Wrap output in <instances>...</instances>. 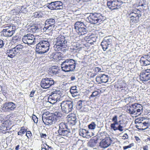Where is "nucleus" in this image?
I'll list each match as a JSON object with an SVG mask.
<instances>
[{"label": "nucleus", "instance_id": "c756f323", "mask_svg": "<svg viewBox=\"0 0 150 150\" xmlns=\"http://www.w3.org/2000/svg\"><path fill=\"white\" fill-rule=\"evenodd\" d=\"M52 57L55 60H60L62 58V54L60 52H56L53 55Z\"/></svg>", "mask_w": 150, "mask_h": 150}, {"label": "nucleus", "instance_id": "c85d7f7f", "mask_svg": "<svg viewBox=\"0 0 150 150\" xmlns=\"http://www.w3.org/2000/svg\"><path fill=\"white\" fill-rule=\"evenodd\" d=\"M70 92L73 97H75L79 95L76 86L71 87L70 89Z\"/></svg>", "mask_w": 150, "mask_h": 150}, {"label": "nucleus", "instance_id": "2f4dec72", "mask_svg": "<svg viewBox=\"0 0 150 150\" xmlns=\"http://www.w3.org/2000/svg\"><path fill=\"white\" fill-rule=\"evenodd\" d=\"M11 31H9L6 28H4L2 31L3 35L6 37H11L13 34H12Z\"/></svg>", "mask_w": 150, "mask_h": 150}, {"label": "nucleus", "instance_id": "49530a36", "mask_svg": "<svg viewBox=\"0 0 150 150\" xmlns=\"http://www.w3.org/2000/svg\"><path fill=\"white\" fill-rule=\"evenodd\" d=\"M143 117H139L137 118L135 121V123L136 124L137 123H139L142 122V121H143Z\"/></svg>", "mask_w": 150, "mask_h": 150}, {"label": "nucleus", "instance_id": "f3484780", "mask_svg": "<svg viewBox=\"0 0 150 150\" xmlns=\"http://www.w3.org/2000/svg\"><path fill=\"white\" fill-rule=\"evenodd\" d=\"M34 36L31 34H27L23 37L22 40L25 44L28 45L32 44L34 41Z\"/></svg>", "mask_w": 150, "mask_h": 150}, {"label": "nucleus", "instance_id": "f03ea898", "mask_svg": "<svg viewBox=\"0 0 150 150\" xmlns=\"http://www.w3.org/2000/svg\"><path fill=\"white\" fill-rule=\"evenodd\" d=\"M75 61L71 59H68L62 63L61 67L62 70L65 72L73 71L76 67Z\"/></svg>", "mask_w": 150, "mask_h": 150}, {"label": "nucleus", "instance_id": "5fc2aeb1", "mask_svg": "<svg viewBox=\"0 0 150 150\" xmlns=\"http://www.w3.org/2000/svg\"><path fill=\"white\" fill-rule=\"evenodd\" d=\"M82 111H83L86 112L88 110V109L87 107V106L86 105H84L82 108L81 110Z\"/></svg>", "mask_w": 150, "mask_h": 150}, {"label": "nucleus", "instance_id": "bf43d9fd", "mask_svg": "<svg viewBox=\"0 0 150 150\" xmlns=\"http://www.w3.org/2000/svg\"><path fill=\"white\" fill-rule=\"evenodd\" d=\"M40 136L41 138H43L44 139H45L47 137V135L46 134L41 133H40Z\"/></svg>", "mask_w": 150, "mask_h": 150}, {"label": "nucleus", "instance_id": "603ef678", "mask_svg": "<svg viewBox=\"0 0 150 150\" xmlns=\"http://www.w3.org/2000/svg\"><path fill=\"white\" fill-rule=\"evenodd\" d=\"M32 118L33 120L35 123H37L38 122V119L36 115H33L32 116Z\"/></svg>", "mask_w": 150, "mask_h": 150}, {"label": "nucleus", "instance_id": "ea45409f", "mask_svg": "<svg viewBox=\"0 0 150 150\" xmlns=\"http://www.w3.org/2000/svg\"><path fill=\"white\" fill-rule=\"evenodd\" d=\"M136 127L139 130H144L145 128H143V122L139 123H137L135 125Z\"/></svg>", "mask_w": 150, "mask_h": 150}, {"label": "nucleus", "instance_id": "58836bf2", "mask_svg": "<svg viewBox=\"0 0 150 150\" xmlns=\"http://www.w3.org/2000/svg\"><path fill=\"white\" fill-rule=\"evenodd\" d=\"M27 131V129H25L24 127H21L20 131L18 132V134L19 135L22 136Z\"/></svg>", "mask_w": 150, "mask_h": 150}, {"label": "nucleus", "instance_id": "aec40b11", "mask_svg": "<svg viewBox=\"0 0 150 150\" xmlns=\"http://www.w3.org/2000/svg\"><path fill=\"white\" fill-rule=\"evenodd\" d=\"M112 142L110 137H106L101 140L100 143V145L102 147L106 148L111 145Z\"/></svg>", "mask_w": 150, "mask_h": 150}, {"label": "nucleus", "instance_id": "f704fd0d", "mask_svg": "<svg viewBox=\"0 0 150 150\" xmlns=\"http://www.w3.org/2000/svg\"><path fill=\"white\" fill-rule=\"evenodd\" d=\"M80 36L84 35L87 33L86 28H82L76 30Z\"/></svg>", "mask_w": 150, "mask_h": 150}, {"label": "nucleus", "instance_id": "9b49d317", "mask_svg": "<svg viewBox=\"0 0 150 150\" xmlns=\"http://www.w3.org/2000/svg\"><path fill=\"white\" fill-rule=\"evenodd\" d=\"M61 106L63 112L68 113L71 112L73 108V102L70 101H63L61 103Z\"/></svg>", "mask_w": 150, "mask_h": 150}, {"label": "nucleus", "instance_id": "4468645a", "mask_svg": "<svg viewBox=\"0 0 150 150\" xmlns=\"http://www.w3.org/2000/svg\"><path fill=\"white\" fill-rule=\"evenodd\" d=\"M139 77L140 79L143 82L150 80V69L142 70L140 73Z\"/></svg>", "mask_w": 150, "mask_h": 150}, {"label": "nucleus", "instance_id": "864d4df0", "mask_svg": "<svg viewBox=\"0 0 150 150\" xmlns=\"http://www.w3.org/2000/svg\"><path fill=\"white\" fill-rule=\"evenodd\" d=\"M26 136L28 138H29L32 136V134L31 132L30 131H28L26 132Z\"/></svg>", "mask_w": 150, "mask_h": 150}, {"label": "nucleus", "instance_id": "7ed1b4c3", "mask_svg": "<svg viewBox=\"0 0 150 150\" xmlns=\"http://www.w3.org/2000/svg\"><path fill=\"white\" fill-rule=\"evenodd\" d=\"M49 47L50 43L48 41H41L36 45V51L38 54H44L49 50Z\"/></svg>", "mask_w": 150, "mask_h": 150}, {"label": "nucleus", "instance_id": "6e6d98bb", "mask_svg": "<svg viewBox=\"0 0 150 150\" xmlns=\"http://www.w3.org/2000/svg\"><path fill=\"white\" fill-rule=\"evenodd\" d=\"M1 131H2V132H3V131H5V132H4V133H5L6 132V131L8 129L7 128V127H4V126H1Z\"/></svg>", "mask_w": 150, "mask_h": 150}, {"label": "nucleus", "instance_id": "a211bd4d", "mask_svg": "<svg viewBox=\"0 0 150 150\" xmlns=\"http://www.w3.org/2000/svg\"><path fill=\"white\" fill-rule=\"evenodd\" d=\"M48 8L51 10H58L63 8L62 3L60 1L52 2L48 6Z\"/></svg>", "mask_w": 150, "mask_h": 150}, {"label": "nucleus", "instance_id": "6e6552de", "mask_svg": "<svg viewBox=\"0 0 150 150\" xmlns=\"http://www.w3.org/2000/svg\"><path fill=\"white\" fill-rule=\"evenodd\" d=\"M114 87L116 91L125 93H127L129 90L128 85L123 81H120L115 83Z\"/></svg>", "mask_w": 150, "mask_h": 150}, {"label": "nucleus", "instance_id": "39448f33", "mask_svg": "<svg viewBox=\"0 0 150 150\" xmlns=\"http://www.w3.org/2000/svg\"><path fill=\"white\" fill-rule=\"evenodd\" d=\"M143 109V107L142 105L135 103L129 107L127 110V112L130 114H134L137 116L141 114Z\"/></svg>", "mask_w": 150, "mask_h": 150}, {"label": "nucleus", "instance_id": "09e8293b", "mask_svg": "<svg viewBox=\"0 0 150 150\" xmlns=\"http://www.w3.org/2000/svg\"><path fill=\"white\" fill-rule=\"evenodd\" d=\"M101 69L99 67H97L95 68L94 69V71L95 72V73H96L97 74L98 72L102 71H101Z\"/></svg>", "mask_w": 150, "mask_h": 150}, {"label": "nucleus", "instance_id": "bb28decb", "mask_svg": "<svg viewBox=\"0 0 150 150\" xmlns=\"http://www.w3.org/2000/svg\"><path fill=\"white\" fill-rule=\"evenodd\" d=\"M74 28L76 30L82 28H85L86 25L84 24L80 21L76 22L74 25Z\"/></svg>", "mask_w": 150, "mask_h": 150}, {"label": "nucleus", "instance_id": "c9c22d12", "mask_svg": "<svg viewBox=\"0 0 150 150\" xmlns=\"http://www.w3.org/2000/svg\"><path fill=\"white\" fill-rule=\"evenodd\" d=\"M140 62L142 65L143 66H146L150 64L149 62H148V61L147 59L143 57H141Z\"/></svg>", "mask_w": 150, "mask_h": 150}, {"label": "nucleus", "instance_id": "dca6fc26", "mask_svg": "<svg viewBox=\"0 0 150 150\" xmlns=\"http://www.w3.org/2000/svg\"><path fill=\"white\" fill-rule=\"evenodd\" d=\"M8 117L9 116L8 115ZM9 120L4 121L1 126L7 127L8 129L10 128L13 123H14L15 121V115L13 114L10 115Z\"/></svg>", "mask_w": 150, "mask_h": 150}, {"label": "nucleus", "instance_id": "473e14b6", "mask_svg": "<svg viewBox=\"0 0 150 150\" xmlns=\"http://www.w3.org/2000/svg\"><path fill=\"white\" fill-rule=\"evenodd\" d=\"M59 129L58 131V133L64 130H67V126L66 123L64 122H61L59 125Z\"/></svg>", "mask_w": 150, "mask_h": 150}, {"label": "nucleus", "instance_id": "2eb2a0df", "mask_svg": "<svg viewBox=\"0 0 150 150\" xmlns=\"http://www.w3.org/2000/svg\"><path fill=\"white\" fill-rule=\"evenodd\" d=\"M59 93V91H57L52 92L51 94L48 97V100L52 101L53 103L59 101L61 98V96Z\"/></svg>", "mask_w": 150, "mask_h": 150}, {"label": "nucleus", "instance_id": "e433bc0d", "mask_svg": "<svg viewBox=\"0 0 150 150\" xmlns=\"http://www.w3.org/2000/svg\"><path fill=\"white\" fill-rule=\"evenodd\" d=\"M23 48V46L20 44L17 45L15 47L13 48V49H15V51L17 54L18 53H19Z\"/></svg>", "mask_w": 150, "mask_h": 150}, {"label": "nucleus", "instance_id": "9d476101", "mask_svg": "<svg viewBox=\"0 0 150 150\" xmlns=\"http://www.w3.org/2000/svg\"><path fill=\"white\" fill-rule=\"evenodd\" d=\"M56 44L54 45L57 50H59L64 47L67 43L65 37L63 35H60L56 38Z\"/></svg>", "mask_w": 150, "mask_h": 150}, {"label": "nucleus", "instance_id": "4be33fe9", "mask_svg": "<svg viewBox=\"0 0 150 150\" xmlns=\"http://www.w3.org/2000/svg\"><path fill=\"white\" fill-rule=\"evenodd\" d=\"M81 47H79V44L77 42H72L70 46V50L74 53L79 52L81 49Z\"/></svg>", "mask_w": 150, "mask_h": 150}, {"label": "nucleus", "instance_id": "8fccbe9b", "mask_svg": "<svg viewBox=\"0 0 150 150\" xmlns=\"http://www.w3.org/2000/svg\"><path fill=\"white\" fill-rule=\"evenodd\" d=\"M143 128H145V129H147L149 127V123L148 122H143Z\"/></svg>", "mask_w": 150, "mask_h": 150}, {"label": "nucleus", "instance_id": "ddd939ff", "mask_svg": "<svg viewBox=\"0 0 150 150\" xmlns=\"http://www.w3.org/2000/svg\"><path fill=\"white\" fill-rule=\"evenodd\" d=\"M54 80L52 78H46L42 79L40 86L43 88L47 89L50 88L54 83Z\"/></svg>", "mask_w": 150, "mask_h": 150}, {"label": "nucleus", "instance_id": "7c9ffc66", "mask_svg": "<svg viewBox=\"0 0 150 150\" xmlns=\"http://www.w3.org/2000/svg\"><path fill=\"white\" fill-rule=\"evenodd\" d=\"M59 135L66 137H68L70 136L71 132L69 130L68 128L67 130H64L58 133Z\"/></svg>", "mask_w": 150, "mask_h": 150}, {"label": "nucleus", "instance_id": "a878e982", "mask_svg": "<svg viewBox=\"0 0 150 150\" xmlns=\"http://www.w3.org/2000/svg\"><path fill=\"white\" fill-rule=\"evenodd\" d=\"M4 28H6L9 31H11L10 32L13 34L16 30V26L13 24H8L7 26H5Z\"/></svg>", "mask_w": 150, "mask_h": 150}, {"label": "nucleus", "instance_id": "0eeeda50", "mask_svg": "<svg viewBox=\"0 0 150 150\" xmlns=\"http://www.w3.org/2000/svg\"><path fill=\"white\" fill-rule=\"evenodd\" d=\"M117 119L118 117L117 115L113 117L112 120L113 122L110 125L111 128L114 131L118 130L120 132H122L123 129V127L121 125L122 124L121 122L122 121L121 120L118 121Z\"/></svg>", "mask_w": 150, "mask_h": 150}, {"label": "nucleus", "instance_id": "72a5a7b5", "mask_svg": "<svg viewBox=\"0 0 150 150\" xmlns=\"http://www.w3.org/2000/svg\"><path fill=\"white\" fill-rule=\"evenodd\" d=\"M100 94L99 93L98 91H94L90 96L89 98L90 99L92 98L95 99L99 97Z\"/></svg>", "mask_w": 150, "mask_h": 150}, {"label": "nucleus", "instance_id": "774afa93", "mask_svg": "<svg viewBox=\"0 0 150 150\" xmlns=\"http://www.w3.org/2000/svg\"><path fill=\"white\" fill-rule=\"evenodd\" d=\"M148 141H150V137H149L147 138V139L145 140V142H148Z\"/></svg>", "mask_w": 150, "mask_h": 150}, {"label": "nucleus", "instance_id": "13d9d810", "mask_svg": "<svg viewBox=\"0 0 150 150\" xmlns=\"http://www.w3.org/2000/svg\"><path fill=\"white\" fill-rule=\"evenodd\" d=\"M122 139H126L128 138V136L127 133H125L122 137Z\"/></svg>", "mask_w": 150, "mask_h": 150}, {"label": "nucleus", "instance_id": "1a4fd4ad", "mask_svg": "<svg viewBox=\"0 0 150 150\" xmlns=\"http://www.w3.org/2000/svg\"><path fill=\"white\" fill-rule=\"evenodd\" d=\"M55 26V20L54 19H47L45 21V27L43 28V30L51 33Z\"/></svg>", "mask_w": 150, "mask_h": 150}, {"label": "nucleus", "instance_id": "de8ad7c7", "mask_svg": "<svg viewBox=\"0 0 150 150\" xmlns=\"http://www.w3.org/2000/svg\"><path fill=\"white\" fill-rule=\"evenodd\" d=\"M89 129H94L95 128V124L94 122H92L88 126Z\"/></svg>", "mask_w": 150, "mask_h": 150}, {"label": "nucleus", "instance_id": "37998d69", "mask_svg": "<svg viewBox=\"0 0 150 150\" xmlns=\"http://www.w3.org/2000/svg\"><path fill=\"white\" fill-rule=\"evenodd\" d=\"M96 75H97L96 73H93L91 71H88L87 74L88 77L90 78L94 77Z\"/></svg>", "mask_w": 150, "mask_h": 150}, {"label": "nucleus", "instance_id": "cd10ccee", "mask_svg": "<svg viewBox=\"0 0 150 150\" xmlns=\"http://www.w3.org/2000/svg\"><path fill=\"white\" fill-rule=\"evenodd\" d=\"M15 50L13 48L8 50L6 53L8 56L11 58L14 57L16 55Z\"/></svg>", "mask_w": 150, "mask_h": 150}, {"label": "nucleus", "instance_id": "a18cd8bd", "mask_svg": "<svg viewBox=\"0 0 150 150\" xmlns=\"http://www.w3.org/2000/svg\"><path fill=\"white\" fill-rule=\"evenodd\" d=\"M78 108L79 109L81 110V109H82V107H83L84 105L83 104V103L81 100L79 101L78 102Z\"/></svg>", "mask_w": 150, "mask_h": 150}, {"label": "nucleus", "instance_id": "e2e57ef3", "mask_svg": "<svg viewBox=\"0 0 150 150\" xmlns=\"http://www.w3.org/2000/svg\"><path fill=\"white\" fill-rule=\"evenodd\" d=\"M4 43L3 41L0 39V48H1L4 45Z\"/></svg>", "mask_w": 150, "mask_h": 150}, {"label": "nucleus", "instance_id": "0e129e2a", "mask_svg": "<svg viewBox=\"0 0 150 150\" xmlns=\"http://www.w3.org/2000/svg\"><path fill=\"white\" fill-rule=\"evenodd\" d=\"M148 146L147 145L144 146L143 147V150H148Z\"/></svg>", "mask_w": 150, "mask_h": 150}, {"label": "nucleus", "instance_id": "f8f14e48", "mask_svg": "<svg viewBox=\"0 0 150 150\" xmlns=\"http://www.w3.org/2000/svg\"><path fill=\"white\" fill-rule=\"evenodd\" d=\"M122 4L121 0H108L107 2L108 7L112 10L120 8Z\"/></svg>", "mask_w": 150, "mask_h": 150}, {"label": "nucleus", "instance_id": "412c9836", "mask_svg": "<svg viewBox=\"0 0 150 150\" xmlns=\"http://www.w3.org/2000/svg\"><path fill=\"white\" fill-rule=\"evenodd\" d=\"M96 81L98 83L101 84L102 83H106L108 79V76L105 74H102L97 76L96 79Z\"/></svg>", "mask_w": 150, "mask_h": 150}, {"label": "nucleus", "instance_id": "f257e3e1", "mask_svg": "<svg viewBox=\"0 0 150 150\" xmlns=\"http://www.w3.org/2000/svg\"><path fill=\"white\" fill-rule=\"evenodd\" d=\"M127 15L130 18L129 23L130 25H134L138 23L142 15L140 11L138 9H135L127 13Z\"/></svg>", "mask_w": 150, "mask_h": 150}, {"label": "nucleus", "instance_id": "a19ab883", "mask_svg": "<svg viewBox=\"0 0 150 150\" xmlns=\"http://www.w3.org/2000/svg\"><path fill=\"white\" fill-rule=\"evenodd\" d=\"M42 13L41 12H35L33 14L32 17L33 18H40L42 17Z\"/></svg>", "mask_w": 150, "mask_h": 150}, {"label": "nucleus", "instance_id": "052dcab7", "mask_svg": "<svg viewBox=\"0 0 150 150\" xmlns=\"http://www.w3.org/2000/svg\"><path fill=\"white\" fill-rule=\"evenodd\" d=\"M134 138H135V140L138 143H140L141 141L140 139L139 138V137L135 136L134 137Z\"/></svg>", "mask_w": 150, "mask_h": 150}, {"label": "nucleus", "instance_id": "3c124183", "mask_svg": "<svg viewBox=\"0 0 150 150\" xmlns=\"http://www.w3.org/2000/svg\"><path fill=\"white\" fill-rule=\"evenodd\" d=\"M134 146V144L131 143L128 146H125L123 147V149L124 150L128 148H131L132 147Z\"/></svg>", "mask_w": 150, "mask_h": 150}, {"label": "nucleus", "instance_id": "6ab92c4d", "mask_svg": "<svg viewBox=\"0 0 150 150\" xmlns=\"http://www.w3.org/2000/svg\"><path fill=\"white\" fill-rule=\"evenodd\" d=\"M16 107L15 104L12 102H9L3 105V108L6 112H9L13 110Z\"/></svg>", "mask_w": 150, "mask_h": 150}, {"label": "nucleus", "instance_id": "20e7f679", "mask_svg": "<svg viewBox=\"0 0 150 150\" xmlns=\"http://www.w3.org/2000/svg\"><path fill=\"white\" fill-rule=\"evenodd\" d=\"M87 19L89 22L93 24L100 23L105 20L104 16L101 14L96 13H91Z\"/></svg>", "mask_w": 150, "mask_h": 150}, {"label": "nucleus", "instance_id": "c03bdc74", "mask_svg": "<svg viewBox=\"0 0 150 150\" xmlns=\"http://www.w3.org/2000/svg\"><path fill=\"white\" fill-rule=\"evenodd\" d=\"M47 146H48V145L47 144L42 142V144L41 145V150H47L48 147H47Z\"/></svg>", "mask_w": 150, "mask_h": 150}, {"label": "nucleus", "instance_id": "5701e85b", "mask_svg": "<svg viewBox=\"0 0 150 150\" xmlns=\"http://www.w3.org/2000/svg\"><path fill=\"white\" fill-rule=\"evenodd\" d=\"M112 40L110 38H105L101 43V45L104 51H105L108 48L109 45L111 43Z\"/></svg>", "mask_w": 150, "mask_h": 150}, {"label": "nucleus", "instance_id": "4c0bfd02", "mask_svg": "<svg viewBox=\"0 0 150 150\" xmlns=\"http://www.w3.org/2000/svg\"><path fill=\"white\" fill-rule=\"evenodd\" d=\"M58 70V69L56 68L55 67H53L50 70V72L53 75H56L59 73Z\"/></svg>", "mask_w": 150, "mask_h": 150}, {"label": "nucleus", "instance_id": "680f3d73", "mask_svg": "<svg viewBox=\"0 0 150 150\" xmlns=\"http://www.w3.org/2000/svg\"><path fill=\"white\" fill-rule=\"evenodd\" d=\"M35 91L33 90L32 91L29 95L30 97H33L34 96V94L35 93Z\"/></svg>", "mask_w": 150, "mask_h": 150}, {"label": "nucleus", "instance_id": "393cba45", "mask_svg": "<svg viewBox=\"0 0 150 150\" xmlns=\"http://www.w3.org/2000/svg\"><path fill=\"white\" fill-rule=\"evenodd\" d=\"M79 134L83 137L89 138L91 137L89 132L84 129L80 130Z\"/></svg>", "mask_w": 150, "mask_h": 150}, {"label": "nucleus", "instance_id": "4d7b16f0", "mask_svg": "<svg viewBox=\"0 0 150 150\" xmlns=\"http://www.w3.org/2000/svg\"><path fill=\"white\" fill-rule=\"evenodd\" d=\"M21 12L24 13H26L27 11V9L23 7L21 8Z\"/></svg>", "mask_w": 150, "mask_h": 150}, {"label": "nucleus", "instance_id": "69168bd1", "mask_svg": "<svg viewBox=\"0 0 150 150\" xmlns=\"http://www.w3.org/2000/svg\"><path fill=\"white\" fill-rule=\"evenodd\" d=\"M47 147H48L47 150H53V148L51 146L48 145L47 146Z\"/></svg>", "mask_w": 150, "mask_h": 150}, {"label": "nucleus", "instance_id": "423d86ee", "mask_svg": "<svg viewBox=\"0 0 150 150\" xmlns=\"http://www.w3.org/2000/svg\"><path fill=\"white\" fill-rule=\"evenodd\" d=\"M57 115L55 112L54 114H49V112H46L45 113L46 115L49 114V115L46 117L43 116L42 117V120L44 123L46 125H50L53 124V122H55L57 120L58 113H56Z\"/></svg>", "mask_w": 150, "mask_h": 150}, {"label": "nucleus", "instance_id": "79ce46f5", "mask_svg": "<svg viewBox=\"0 0 150 150\" xmlns=\"http://www.w3.org/2000/svg\"><path fill=\"white\" fill-rule=\"evenodd\" d=\"M38 29V28L37 25H32L30 28V31L32 32L35 33Z\"/></svg>", "mask_w": 150, "mask_h": 150}, {"label": "nucleus", "instance_id": "338daca9", "mask_svg": "<svg viewBox=\"0 0 150 150\" xmlns=\"http://www.w3.org/2000/svg\"><path fill=\"white\" fill-rule=\"evenodd\" d=\"M19 147H20V145H17L16 148H15V150H18L19 149Z\"/></svg>", "mask_w": 150, "mask_h": 150}, {"label": "nucleus", "instance_id": "b1692460", "mask_svg": "<svg viewBox=\"0 0 150 150\" xmlns=\"http://www.w3.org/2000/svg\"><path fill=\"white\" fill-rule=\"evenodd\" d=\"M68 122L71 124L74 125L76 123V115L74 113L69 114L67 116Z\"/></svg>", "mask_w": 150, "mask_h": 150}]
</instances>
